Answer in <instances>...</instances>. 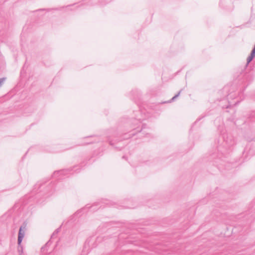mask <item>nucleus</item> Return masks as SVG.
<instances>
[{
    "label": "nucleus",
    "mask_w": 255,
    "mask_h": 255,
    "mask_svg": "<svg viewBox=\"0 0 255 255\" xmlns=\"http://www.w3.org/2000/svg\"><path fill=\"white\" fill-rule=\"evenodd\" d=\"M235 144L233 136L228 133L223 132L220 137L218 151L222 154L228 152V149Z\"/></svg>",
    "instance_id": "obj_1"
},
{
    "label": "nucleus",
    "mask_w": 255,
    "mask_h": 255,
    "mask_svg": "<svg viewBox=\"0 0 255 255\" xmlns=\"http://www.w3.org/2000/svg\"><path fill=\"white\" fill-rule=\"evenodd\" d=\"M25 228V226H21L19 228L18 235V240L17 243L18 245H20L22 242V239L24 238L25 235V231L24 229Z\"/></svg>",
    "instance_id": "obj_2"
},
{
    "label": "nucleus",
    "mask_w": 255,
    "mask_h": 255,
    "mask_svg": "<svg viewBox=\"0 0 255 255\" xmlns=\"http://www.w3.org/2000/svg\"><path fill=\"white\" fill-rule=\"evenodd\" d=\"M255 56V51L252 50L250 55L247 58V64H249L254 59Z\"/></svg>",
    "instance_id": "obj_3"
},
{
    "label": "nucleus",
    "mask_w": 255,
    "mask_h": 255,
    "mask_svg": "<svg viewBox=\"0 0 255 255\" xmlns=\"http://www.w3.org/2000/svg\"><path fill=\"white\" fill-rule=\"evenodd\" d=\"M66 172V170H60V171H55L54 173V174H53V176H55V177H57L58 176V174H65V172Z\"/></svg>",
    "instance_id": "obj_4"
},
{
    "label": "nucleus",
    "mask_w": 255,
    "mask_h": 255,
    "mask_svg": "<svg viewBox=\"0 0 255 255\" xmlns=\"http://www.w3.org/2000/svg\"><path fill=\"white\" fill-rule=\"evenodd\" d=\"M60 228H58L53 233V234H52L51 235V238H55V237L57 235V234L59 233V232L60 231Z\"/></svg>",
    "instance_id": "obj_5"
},
{
    "label": "nucleus",
    "mask_w": 255,
    "mask_h": 255,
    "mask_svg": "<svg viewBox=\"0 0 255 255\" xmlns=\"http://www.w3.org/2000/svg\"><path fill=\"white\" fill-rule=\"evenodd\" d=\"M181 91H179L178 94L175 95L170 100L169 102H171L173 101L175 99H176L180 95Z\"/></svg>",
    "instance_id": "obj_6"
},
{
    "label": "nucleus",
    "mask_w": 255,
    "mask_h": 255,
    "mask_svg": "<svg viewBox=\"0 0 255 255\" xmlns=\"http://www.w3.org/2000/svg\"><path fill=\"white\" fill-rule=\"evenodd\" d=\"M139 124H140V122L139 121L135 120V119L134 120V121L133 122V124L134 125V126L137 125Z\"/></svg>",
    "instance_id": "obj_7"
},
{
    "label": "nucleus",
    "mask_w": 255,
    "mask_h": 255,
    "mask_svg": "<svg viewBox=\"0 0 255 255\" xmlns=\"http://www.w3.org/2000/svg\"><path fill=\"white\" fill-rule=\"evenodd\" d=\"M4 78H0V87L2 86L3 84L4 81H5Z\"/></svg>",
    "instance_id": "obj_8"
},
{
    "label": "nucleus",
    "mask_w": 255,
    "mask_h": 255,
    "mask_svg": "<svg viewBox=\"0 0 255 255\" xmlns=\"http://www.w3.org/2000/svg\"><path fill=\"white\" fill-rule=\"evenodd\" d=\"M145 128V125H142V128L141 129H137V132H141V131H143V129Z\"/></svg>",
    "instance_id": "obj_9"
},
{
    "label": "nucleus",
    "mask_w": 255,
    "mask_h": 255,
    "mask_svg": "<svg viewBox=\"0 0 255 255\" xmlns=\"http://www.w3.org/2000/svg\"><path fill=\"white\" fill-rule=\"evenodd\" d=\"M231 106V104L230 103H229V105L226 107V108H229Z\"/></svg>",
    "instance_id": "obj_10"
},
{
    "label": "nucleus",
    "mask_w": 255,
    "mask_h": 255,
    "mask_svg": "<svg viewBox=\"0 0 255 255\" xmlns=\"http://www.w3.org/2000/svg\"><path fill=\"white\" fill-rule=\"evenodd\" d=\"M134 134H135V132H132L130 134V135H131L132 136L134 135Z\"/></svg>",
    "instance_id": "obj_11"
},
{
    "label": "nucleus",
    "mask_w": 255,
    "mask_h": 255,
    "mask_svg": "<svg viewBox=\"0 0 255 255\" xmlns=\"http://www.w3.org/2000/svg\"><path fill=\"white\" fill-rule=\"evenodd\" d=\"M94 207H95V206H91V210H93L92 208H94Z\"/></svg>",
    "instance_id": "obj_12"
},
{
    "label": "nucleus",
    "mask_w": 255,
    "mask_h": 255,
    "mask_svg": "<svg viewBox=\"0 0 255 255\" xmlns=\"http://www.w3.org/2000/svg\"><path fill=\"white\" fill-rule=\"evenodd\" d=\"M44 9H39V10H44Z\"/></svg>",
    "instance_id": "obj_13"
},
{
    "label": "nucleus",
    "mask_w": 255,
    "mask_h": 255,
    "mask_svg": "<svg viewBox=\"0 0 255 255\" xmlns=\"http://www.w3.org/2000/svg\"><path fill=\"white\" fill-rule=\"evenodd\" d=\"M49 242H48V243H47V244H46V245H47V244H48Z\"/></svg>",
    "instance_id": "obj_14"
}]
</instances>
